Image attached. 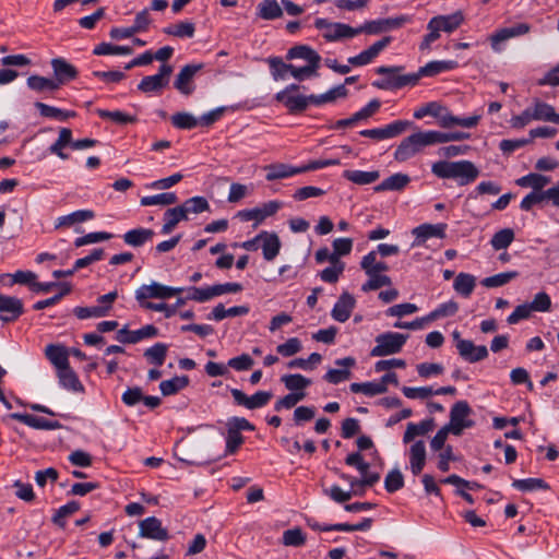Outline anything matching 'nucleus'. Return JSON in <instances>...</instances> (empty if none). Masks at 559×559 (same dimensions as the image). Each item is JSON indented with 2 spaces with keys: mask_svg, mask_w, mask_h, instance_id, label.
<instances>
[{
  "mask_svg": "<svg viewBox=\"0 0 559 559\" xmlns=\"http://www.w3.org/2000/svg\"><path fill=\"white\" fill-rule=\"evenodd\" d=\"M476 286V278L468 273H459L454 280L453 288L461 296L468 298Z\"/></svg>",
  "mask_w": 559,
  "mask_h": 559,
  "instance_id": "41",
  "label": "nucleus"
},
{
  "mask_svg": "<svg viewBox=\"0 0 559 559\" xmlns=\"http://www.w3.org/2000/svg\"><path fill=\"white\" fill-rule=\"evenodd\" d=\"M299 85L290 84L275 95V99L282 103L290 114H300L311 104L309 96L295 94Z\"/></svg>",
  "mask_w": 559,
  "mask_h": 559,
  "instance_id": "5",
  "label": "nucleus"
},
{
  "mask_svg": "<svg viewBox=\"0 0 559 559\" xmlns=\"http://www.w3.org/2000/svg\"><path fill=\"white\" fill-rule=\"evenodd\" d=\"M261 241H262V252L263 258L266 261L274 260L281 250V240L280 237L275 233L261 231L260 233Z\"/></svg>",
  "mask_w": 559,
  "mask_h": 559,
  "instance_id": "29",
  "label": "nucleus"
},
{
  "mask_svg": "<svg viewBox=\"0 0 559 559\" xmlns=\"http://www.w3.org/2000/svg\"><path fill=\"white\" fill-rule=\"evenodd\" d=\"M531 31V26L527 23H519L511 27L500 28L490 35V46L493 51L500 52L502 50L500 44L509 40L510 38L522 36Z\"/></svg>",
  "mask_w": 559,
  "mask_h": 559,
  "instance_id": "12",
  "label": "nucleus"
},
{
  "mask_svg": "<svg viewBox=\"0 0 559 559\" xmlns=\"http://www.w3.org/2000/svg\"><path fill=\"white\" fill-rule=\"evenodd\" d=\"M426 464V445L423 440H418L409 449V466L413 475H419Z\"/></svg>",
  "mask_w": 559,
  "mask_h": 559,
  "instance_id": "27",
  "label": "nucleus"
},
{
  "mask_svg": "<svg viewBox=\"0 0 559 559\" xmlns=\"http://www.w3.org/2000/svg\"><path fill=\"white\" fill-rule=\"evenodd\" d=\"M282 207L280 201H269L262 206L242 210L237 213L242 222L255 221V225L262 223L266 217L274 215Z\"/></svg>",
  "mask_w": 559,
  "mask_h": 559,
  "instance_id": "11",
  "label": "nucleus"
},
{
  "mask_svg": "<svg viewBox=\"0 0 559 559\" xmlns=\"http://www.w3.org/2000/svg\"><path fill=\"white\" fill-rule=\"evenodd\" d=\"M203 68V64H186L177 74L174 82L175 88H177L183 95H190L194 86L192 84L193 78L198 71Z\"/></svg>",
  "mask_w": 559,
  "mask_h": 559,
  "instance_id": "19",
  "label": "nucleus"
},
{
  "mask_svg": "<svg viewBox=\"0 0 559 559\" xmlns=\"http://www.w3.org/2000/svg\"><path fill=\"white\" fill-rule=\"evenodd\" d=\"M435 427L433 418L421 420L419 424L409 423L407 424L406 430L403 436V442L409 443L417 436H424L431 431Z\"/></svg>",
  "mask_w": 559,
  "mask_h": 559,
  "instance_id": "36",
  "label": "nucleus"
},
{
  "mask_svg": "<svg viewBox=\"0 0 559 559\" xmlns=\"http://www.w3.org/2000/svg\"><path fill=\"white\" fill-rule=\"evenodd\" d=\"M178 198L175 192H163L155 195H146L141 199V205H171L177 203Z\"/></svg>",
  "mask_w": 559,
  "mask_h": 559,
  "instance_id": "51",
  "label": "nucleus"
},
{
  "mask_svg": "<svg viewBox=\"0 0 559 559\" xmlns=\"http://www.w3.org/2000/svg\"><path fill=\"white\" fill-rule=\"evenodd\" d=\"M356 305V300L353 295L347 292H344L335 302L331 316L337 322H345L349 319L354 308Z\"/></svg>",
  "mask_w": 559,
  "mask_h": 559,
  "instance_id": "24",
  "label": "nucleus"
},
{
  "mask_svg": "<svg viewBox=\"0 0 559 559\" xmlns=\"http://www.w3.org/2000/svg\"><path fill=\"white\" fill-rule=\"evenodd\" d=\"M187 219H188V216L185 214V211L182 210V207L180 205L176 206V207L168 209L164 213V225L160 230L162 234H164V235L170 234L176 228V226L178 225L179 222L187 221Z\"/></svg>",
  "mask_w": 559,
  "mask_h": 559,
  "instance_id": "38",
  "label": "nucleus"
},
{
  "mask_svg": "<svg viewBox=\"0 0 559 559\" xmlns=\"http://www.w3.org/2000/svg\"><path fill=\"white\" fill-rule=\"evenodd\" d=\"M480 116L474 115L467 118H459L452 115L447 107L441 105L440 116H438V123L441 128H452L460 126L462 128H474L479 123Z\"/></svg>",
  "mask_w": 559,
  "mask_h": 559,
  "instance_id": "18",
  "label": "nucleus"
},
{
  "mask_svg": "<svg viewBox=\"0 0 559 559\" xmlns=\"http://www.w3.org/2000/svg\"><path fill=\"white\" fill-rule=\"evenodd\" d=\"M343 177L348 181L358 185L365 186L376 182L380 178L379 170L364 171V170H344Z\"/></svg>",
  "mask_w": 559,
  "mask_h": 559,
  "instance_id": "37",
  "label": "nucleus"
},
{
  "mask_svg": "<svg viewBox=\"0 0 559 559\" xmlns=\"http://www.w3.org/2000/svg\"><path fill=\"white\" fill-rule=\"evenodd\" d=\"M59 382L62 388L73 392H83L84 386L79 380L76 373L69 367L58 371Z\"/></svg>",
  "mask_w": 559,
  "mask_h": 559,
  "instance_id": "42",
  "label": "nucleus"
},
{
  "mask_svg": "<svg viewBox=\"0 0 559 559\" xmlns=\"http://www.w3.org/2000/svg\"><path fill=\"white\" fill-rule=\"evenodd\" d=\"M168 352V345L165 343H156L153 346L148 347L144 352V357L146 360L155 365L157 367H160L164 365L166 356Z\"/></svg>",
  "mask_w": 559,
  "mask_h": 559,
  "instance_id": "45",
  "label": "nucleus"
},
{
  "mask_svg": "<svg viewBox=\"0 0 559 559\" xmlns=\"http://www.w3.org/2000/svg\"><path fill=\"white\" fill-rule=\"evenodd\" d=\"M257 15L265 21L282 17L283 9L276 0H262L257 7Z\"/></svg>",
  "mask_w": 559,
  "mask_h": 559,
  "instance_id": "39",
  "label": "nucleus"
},
{
  "mask_svg": "<svg viewBox=\"0 0 559 559\" xmlns=\"http://www.w3.org/2000/svg\"><path fill=\"white\" fill-rule=\"evenodd\" d=\"M286 59H304L308 64H316L320 67L321 57L320 55L307 45H297L292 47L286 55Z\"/></svg>",
  "mask_w": 559,
  "mask_h": 559,
  "instance_id": "31",
  "label": "nucleus"
},
{
  "mask_svg": "<svg viewBox=\"0 0 559 559\" xmlns=\"http://www.w3.org/2000/svg\"><path fill=\"white\" fill-rule=\"evenodd\" d=\"M403 67H385L381 66L376 69V72L381 75H385L384 79L377 80L372 85L379 90H397L406 85H415L419 75L412 74H400Z\"/></svg>",
  "mask_w": 559,
  "mask_h": 559,
  "instance_id": "2",
  "label": "nucleus"
},
{
  "mask_svg": "<svg viewBox=\"0 0 559 559\" xmlns=\"http://www.w3.org/2000/svg\"><path fill=\"white\" fill-rule=\"evenodd\" d=\"M188 216V213L199 214L210 210V204L204 197H193L183 202L180 205Z\"/></svg>",
  "mask_w": 559,
  "mask_h": 559,
  "instance_id": "63",
  "label": "nucleus"
},
{
  "mask_svg": "<svg viewBox=\"0 0 559 559\" xmlns=\"http://www.w3.org/2000/svg\"><path fill=\"white\" fill-rule=\"evenodd\" d=\"M347 93L348 91L345 85L341 84L321 95H309V99L312 105L321 106L326 103H333L336 98L346 97Z\"/></svg>",
  "mask_w": 559,
  "mask_h": 559,
  "instance_id": "40",
  "label": "nucleus"
},
{
  "mask_svg": "<svg viewBox=\"0 0 559 559\" xmlns=\"http://www.w3.org/2000/svg\"><path fill=\"white\" fill-rule=\"evenodd\" d=\"M412 126L407 120H395L382 128L365 129L359 132L361 136L370 138L377 141L395 138L402 134L408 127Z\"/></svg>",
  "mask_w": 559,
  "mask_h": 559,
  "instance_id": "9",
  "label": "nucleus"
},
{
  "mask_svg": "<svg viewBox=\"0 0 559 559\" xmlns=\"http://www.w3.org/2000/svg\"><path fill=\"white\" fill-rule=\"evenodd\" d=\"M514 240V231L511 228H503L497 231L491 240L490 245L497 251L506 250Z\"/></svg>",
  "mask_w": 559,
  "mask_h": 559,
  "instance_id": "55",
  "label": "nucleus"
},
{
  "mask_svg": "<svg viewBox=\"0 0 559 559\" xmlns=\"http://www.w3.org/2000/svg\"><path fill=\"white\" fill-rule=\"evenodd\" d=\"M459 310V304L454 300H450L439 305L433 311L426 316V319L430 321L439 318L454 316Z\"/></svg>",
  "mask_w": 559,
  "mask_h": 559,
  "instance_id": "62",
  "label": "nucleus"
},
{
  "mask_svg": "<svg viewBox=\"0 0 559 559\" xmlns=\"http://www.w3.org/2000/svg\"><path fill=\"white\" fill-rule=\"evenodd\" d=\"M45 354L58 371L69 367V353L63 346L50 344L46 347Z\"/></svg>",
  "mask_w": 559,
  "mask_h": 559,
  "instance_id": "35",
  "label": "nucleus"
},
{
  "mask_svg": "<svg viewBox=\"0 0 559 559\" xmlns=\"http://www.w3.org/2000/svg\"><path fill=\"white\" fill-rule=\"evenodd\" d=\"M411 179L405 174H394L386 179H384L381 183L373 187L374 192H383V191H401L408 183Z\"/></svg>",
  "mask_w": 559,
  "mask_h": 559,
  "instance_id": "33",
  "label": "nucleus"
},
{
  "mask_svg": "<svg viewBox=\"0 0 559 559\" xmlns=\"http://www.w3.org/2000/svg\"><path fill=\"white\" fill-rule=\"evenodd\" d=\"M97 115L103 119H109L118 124L135 123L138 121L135 116L128 115L120 110L110 111L105 109H97Z\"/></svg>",
  "mask_w": 559,
  "mask_h": 559,
  "instance_id": "60",
  "label": "nucleus"
},
{
  "mask_svg": "<svg viewBox=\"0 0 559 559\" xmlns=\"http://www.w3.org/2000/svg\"><path fill=\"white\" fill-rule=\"evenodd\" d=\"M368 276V281L361 285V290L364 293L377 290L384 286H390L392 284L391 278L382 273H370L366 274Z\"/></svg>",
  "mask_w": 559,
  "mask_h": 559,
  "instance_id": "54",
  "label": "nucleus"
},
{
  "mask_svg": "<svg viewBox=\"0 0 559 559\" xmlns=\"http://www.w3.org/2000/svg\"><path fill=\"white\" fill-rule=\"evenodd\" d=\"M459 355L467 362L474 364L488 357V349L485 345H475L469 340H459L456 343Z\"/></svg>",
  "mask_w": 559,
  "mask_h": 559,
  "instance_id": "15",
  "label": "nucleus"
},
{
  "mask_svg": "<svg viewBox=\"0 0 559 559\" xmlns=\"http://www.w3.org/2000/svg\"><path fill=\"white\" fill-rule=\"evenodd\" d=\"M264 170L266 171L265 179L267 181H274V180H278V179L293 177L298 174H302L301 166L294 167L292 165H287V164H283V163H275V164L266 165L264 167Z\"/></svg>",
  "mask_w": 559,
  "mask_h": 559,
  "instance_id": "26",
  "label": "nucleus"
},
{
  "mask_svg": "<svg viewBox=\"0 0 559 559\" xmlns=\"http://www.w3.org/2000/svg\"><path fill=\"white\" fill-rule=\"evenodd\" d=\"M431 20L432 23L438 26L440 32L452 33L464 22V14L462 11H455L448 15L433 16Z\"/></svg>",
  "mask_w": 559,
  "mask_h": 559,
  "instance_id": "28",
  "label": "nucleus"
},
{
  "mask_svg": "<svg viewBox=\"0 0 559 559\" xmlns=\"http://www.w3.org/2000/svg\"><path fill=\"white\" fill-rule=\"evenodd\" d=\"M171 123L178 129L191 130L199 126V119L190 112L181 111L171 116Z\"/></svg>",
  "mask_w": 559,
  "mask_h": 559,
  "instance_id": "61",
  "label": "nucleus"
},
{
  "mask_svg": "<svg viewBox=\"0 0 559 559\" xmlns=\"http://www.w3.org/2000/svg\"><path fill=\"white\" fill-rule=\"evenodd\" d=\"M27 86L36 92L56 91L59 88L58 82H55L53 79H48L40 75H31L27 79Z\"/></svg>",
  "mask_w": 559,
  "mask_h": 559,
  "instance_id": "58",
  "label": "nucleus"
},
{
  "mask_svg": "<svg viewBox=\"0 0 559 559\" xmlns=\"http://www.w3.org/2000/svg\"><path fill=\"white\" fill-rule=\"evenodd\" d=\"M157 335L158 329L152 324H147L135 331L122 328L117 332L116 338L118 342L123 344H136L144 338H151Z\"/></svg>",
  "mask_w": 559,
  "mask_h": 559,
  "instance_id": "16",
  "label": "nucleus"
},
{
  "mask_svg": "<svg viewBox=\"0 0 559 559\" xmlns=\"http://www.w3.org/2000/svg\"><path fill=\"white\" fill-rule=\"evenodd\" d=\"M335 365L342 367V369H330L324 376L323 379L332 384H338L344 382L352 377V372L349 368L356 365V359L354 357H345L335 360Z\"/></svg>",
  "mask_w": 559,
  "mask_h": 559,
  "instance_id": "20",
  "label": "nucleus"
},
{
  "mask_svg": "<svg viewBox=\"0 0 559 559\" xmlns=\"http://www.w3.org/2000/svg\"><path fill=\"white\" fill-rule=\"evenodd\" d=\"M530 109L536 121H551L559 123V115L556 114L555 108L547 103L535 100Z\"/></svg>",
  "mask_w": 559,
  "mask_h": 559,
  "instance_id": "34",
  "label": "nucleus"
},
{
  "mask_svg": "<svg viewBox=\"0 0 559 559\" xmlns=\"http://www.w3.org/2000/svg\"><path fill=\"white\" fill-rule=\"evenodd\" d=\"M407 338L408 335L396 332H385L379 334L376 337L377 345L371 349L370 355L372 357H383L397 354L401 352Z\"/></svg>",
  "mask_w": 559,
  "mask_h": 559,
  "instance_id": "4",
  "label": "nucleus"
},
{
  "mask_svg": "<svg viewBox=\"0 0 559 559\" xmlns=\"http://www.w3.org/2000/svg\"><path fill=\"white\" fill-rule=\"evenodd\" d=\"M519 276V272L509 271L485 277L481 285L487 288L501 287Z\"/></svg>",
  "mask_w": 559,
  "mask_h": 559,
  "instance_id": "57",
  "label": "nucleus"
},
{
  "mask_svg": "<svg viewBox=\"0 0 559 559\" xmlns=\"http://www.w3.org/2000/svg\"><path fill=\"white\" fill-rule=\"evenodd\" d=\"M408 16L401 15L397 17H389V19H380L374 21L366 22L360 26L361 33L367 34H379L381 32H386L390 29L399 28L406 22H408Z\"/></svg>",
  "mask_w": 559,
  "mask_h": 559,
  "instance_id": "14",
  "label": "nucleus"
},
{
  "mask_svg": "<svg viewBox=\"0 0 559 559\" xmlns=\"http://www.w3.org/2000/svg\"><path fill=\"white\" fill-rule=\"evenodd\" d=\"M10 418L23 423L34 429L56 430L62 427L58 420H48L44 417H36L29 414L13 413L10 415Z\"/></svg>",
  "mask_w": 559,
  "mask_h": 559,
  "instance_id": "22",
  "label": "nucleus"
},
{
  "mask_svg": "<svg viewBox=\"0 0 559 559\" xmlns=\"http://www.w3.org/2000/svg\"><path fill=\"white\" fill-rule=\"evenodd\" d=\"M0 312L3 321H14L23 313V302L16 297L0 294Z\"/></svg>",
  "mask_w": 559,
  "mask_h": 559,
  "instance_id": "25",
  "label": "nucleus"
},
{
  "mask_svg": "<svg viewBox=\"0 0 559 559\" xmlns=\"http://www.w3.org/2000/svg\"><path fill=\"white\" fill-rule=\"evenodd\" d=\"M163 32L178 38H192L195 33V26L192 22L186 21L166 26L163 28Z\"/></svg>",
  "mask_w": 559,
  "mask_h": 559,
  "instance_id": "47",
  "label": "nucleus"
},
{
  "mask_svg": "<svg viewBox=\"0 0 559 559\" xmlns=\"http://www.w3.org/2000/svg\"><path fill=\"white\" fill-rule=\"evenodd\" d=\"M391 40L392 38L390 36L383 37L357 56L348 58V63L354 67L369 64L383 49L390 45Z\"/></svg>",
  "mask_w": 559,
  "mask_h": 559,
  "instance_id": "17",
  "label": "nucleus"
},
{
  "mask_svg": "<svg viewBox=\"0 0 559 559\" xmlns=\"http://www.w3.org/2000/svg\"><path fill=\"white\" fill-rule=\"evenodd\" d=\"M182 287H170L152 282L148 285H142L135 290V299L142 306V302H148L150 298L167 299L182 293Z\"/></svg>",
  "mask_w": 559,
  "mask_h": 559,
  "instance_id": "7",
  "label": "nucleus"
},
{
  "mask_svg": "<svg viewBox=\"0 0 559 559\" xmlns=\"http://www.w3.org/2000/svg\"><path fill=\"white\" fill-rule=\"evenodd\" d=\"M512 486L522 491L548 490L549 485L542 478L515 479Z\"/></svg>",
  "mask_w": 559,
  "mask_h": 559,
  "instance_id": "59",
  "label": "nucleus"
},
{
  "mask_svg": "<svg viewBox=\"0 0 559 559\" xmlns=\"http://www.w3.org/2000/svg\"><path fill=\"white\" fill-rule=\"evenodd\" d=\"M549 182V177L535 173H531L516 180V185L521 187H531L533 191H542Z\"/></svg>",
  "mask_w": 559,
  "mask_h": 559,
  "instance_id": "50",
  "label": "nucleus"
},
{
  "mask_svg": "<svg viewBox=\"0 0 559 559\" xmlns=\"http://www.w3.org/2000/svg\"><path fill=\"white\" fill-rule=\"evenodd\" d=\"M360 267L366 274L383 273L389 271V265L383 261H378L376 252H369L362 257Z\"/></svg>",
  "mask_w": 559,
  "mask_h": 559,
  "instance_id": "48",
  "label": "nucleus"
},
{
  "mask_svg": "<svg viewBox=\"0 0 559 559\" xmlns=\"http://www.w3.org/2000/svg\"><path fill=\"white\" fill-rule=\"evenodd\" d=\"M235 403L248 409H257L265 406L273 397L270 391H258L253 395L248 396L239 389H230Z\"/></svg>",
  "mask_w": 559,
  "mask_h": 559,
  "instance_id": "10",
  "label": "nucleus"
},
{
  "mask_svg": "<svg viewBox=\"0 0 559 559\" xmlns=\"http://www.w3.org/2000/svg\"><path fill=\"white\" fill-rule=\"evenodd\" d=\"M472 408L466 401H457L450 411V423L447 425L454 436L462 435L463 430L474 426L469 419Z\"/></svg>",
  "mask_w": 559,
  "mask_h": 559,
  "instance_id": "6",
  "label": "nucleus"
},
{
  "mask_svg": "<svg viewBox=\"0 0 559 559\" xmlns=\"http://www.w3.org/2000/svg\"><path fill=\"white\" fill-rule=\"evenodd\" d=\"M360 33H361L360 26L354 28L347 24L332 23L331 29L325 32L323 34V37L328 41H336L342 38H352Z\"/></svg>",
  "mask_w": 559,
  "mask_h": 559,
  "instance_id": "32",
  "label": "nucleus"
},
{
  "mask_svg": "<svg viewBox=\"0 0 559 559\" xmlns=\"http://www.w3.org/2000/svg\"><path fill=\"white\" fill-rule=\"evenodd\" d=\"M285 388L289 391H301L311 385V380L300 373L285 374L281 378Z\"/></svg>",
  "mask_w": 559,
  "mask_h": 559,
  "instance_id": "53",
  "label": "nucleus"
},
{
  "mask_svg": "<svg viewBox=\"0 0 559 559\" xmlns=\"http://www.w3.org/2000/svg\"><path fill=\"white\" fill-rule=\"evenodd\" d=\"M459 67L455 60H436L430 61L426 66L421 67L415 75L421 76H435L439 73L452 71Z\"/></svg>",
  "mask_w": 559,
  "mask_h": 559,
  "instance_id": "30",
  "label": "nucleus"
},
{
  "mask_svg": "<svg viewBox=\"0 0 559 559\" xmlns=\"http://www.w3.org/2000/svg\"><path fill=\"white\" fill-rule=\"evenodd\" d=\"M80 510V503L78 501H70L67 504L60 507L52 516V523L57 526L66 527V518L72 515Z\"/></svg>",
  "mask_w": 559,
  "mask_h": 559,
  "instance_id": "56",
  "label": "nucleus"
},
{
  "mask_svg": "<svg viewBox=\"0 0 559 559\" xmlns=\"http://www.w3.org/2000/svg\"><path fill=\"white\" fill-rule=\"evenodd\" d=\"M51 68L55 75L53 80L55 82H58V87L74 80L78 76L76 68L63 58L52 59Z\"/></svg>",
  "mask_w": 559,
  "mask_h": 559,
  "instance_id": "21",
  "label": "nucleus"
},
{
  "mask_svg": "<svg viewBox=\"0 0 559 559\" xmlns=\"http://www.w3.org/2000/svg\"><path fill=\"white\" fill-rule=\"evenodd\" d=\"M189 384L188 376L174 377L159 383V390L164 396L178 393Z\"/></svg>",
  "mask_w": 559,
  "mask_h": 559,
  "instance_id": "46",
  "label": "nucleus"
},
{
  "mask_svg": "<svg viewBox=\"0 0 559 559\" xmlns=\"http://www.w3.org/2000/svg\"><path fill=\"white\" fill-rule=\"evenodd\" d=\"M435 145L432 130L419 131L405 138L396 147L394 158L405 162L415 156L423 147Z\"/></svg>",
  "mask_w": 559,
  "mask_h": 559,
  "instance_id": "3",
  "label": "nucleus"
},
{
  "mask_svg": "<svg viewBox=\"0 0 559 559\" xmlns=\"http://www.w3.org/2000/svg\"><path fill=\"white\" fill-rule=\"evenodd\" d=\"M94 216L95 214L91 210H79L71 214L58 217L56 228H60L63 226H72L76 223H82L92 219L94 218Z\"/></svg>",
  "mask_w": 559,
  "mask_h": 559,
  "instance_id": "44",
  "label": "nucleus"
},
{
  "mask_svg": "<svg viewBox=\"0 0 559 559\" xmlns=\"http://www.w3.org/2000/svg\"><path fill=\"white\" fill-rule=\"evenodd\" d=\"M447 230V224H421L413 229V235L415 236L414 245H421L429 238H444Z\"/></svg>",
  "mask_w": 559,
  "mask_h": 559,
  "instance_id": "23",
  "label": "nucleus"
},
{
  "mask_svg": "<svg viewBox=\"0 0 559 559\" xmlns=\"http://www.w3.org/2000/svg\"><path fill=\"white\" fill-rule=\"evenodd\" d=\"M349 389L353 393H364L367 396H374L386 392V388L380 381L354 382L349 385Z\"/></svg>",
  "mask_w": 559,
  "mask_h": 559,
  "instance_id": "49",
  "label": "nucleus"
},
{
  "mask_svg": "<svg viewBox=\"0 0 559 559\" xmlns=\"http://www.w3.org/2000/svg\"><path fill=\"white\" fill-rule=\"evenodd\" d=\"M36 108L39 110L40 115L48 118H55L61 121H64L69 118H72L75 116L74 111H66L60 108L49 106L47 104L37 102L35 104Z\"/></svg>",
  "mask_w": 559,
  "mask_h": 559,
  "instance_id": "52",
  "label": "nucleus"
},
{
  "mask_svg": "<svg viewBox=\"0 0 559 559\" xmlns=\"http://www.w3.org/2000/svg\"><path fill=\"white\" fill-rule=\"evenodd\" d=\"M431 171L441 179H455L460 186L472 183L479 175L477 167L469 160H440L432 164Z\"/></svg>",
  "mask_w": 559,
  "mask_h": 559,
  "instance_id": "1",
  "label": "nucleus"
},
{
  "mask_svg": "<svg viewBox=\"0 0 559 559\" xmlns=\"http://www.w3.org/2000/svg\"><path fill=\"white\" fill-rule=\"evenodd\" d=\"M139 535L141 537L166 542L169 539V533L167 528L163 527L162 521L155 516H150L142 520L139 523Z\"/></svg>",
  "mask_w": 559,
  "mask_h": 559,
  "instance_id": "13",
  "label": "nucleus"
},
{
  "mask_svg": "<svg viewBox=\"0 0 559 559\" xmlns=\"http://www.w3.org/2000/svg\"><path fill=\"white\" fill-rule=\"evenodd\" d=\"M154 236V231L147 228H135L127 231L123 235V240L127 245L132 247H141L146 241L151 240Z\"/></svg>",
  "mask_w": 559,
  "mask_h": 559,
  "instance_id": "43",
  "label": "nucleus"
},
{
  "mask_svg": "<svg viewBox=\"0 0 559 559\" xmlns=\"http://www.w3.org/2000/svg\"><path fill=\"white\" fill-rule=\"evenodd\" d=\"M345 270V263L341 260L334 263H331L330 266L325 267L320 272V278L330 284H334L338 281L340 276Z\"/></svg>",
  "mask_w": 559,
  "mask_h": 559,
  "instance_id": "64",
  "label": "nucleus"
},
{
  "mask_svg": "<svg viewBox=\"0 0 559 559\" xmlns=\"http://www.w3.org/2000/svg\"><path fill=\"white\" fill-rule=\"evenodd\" d=\"M173 73V67L164 63L159 67L158 73L144 76L138 85L142 93H160L169 83V76Z\"/></svg>",
  "mask_w": 559,
  "mask_h": 559,
  "instance_id": "8",
  "label": "nucleus"
}]
</instances>
